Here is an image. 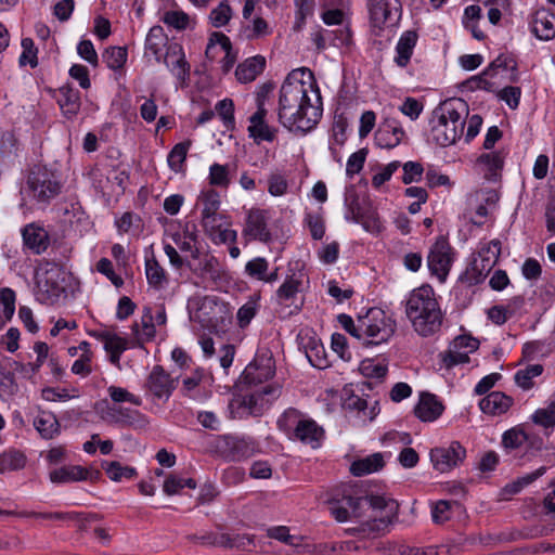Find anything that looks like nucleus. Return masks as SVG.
Returning <instances> with one entry per match:
<instances>
[{
    "label": "nucleus",
    "mask_w": 555,
    "mask_h": 555,
    "mask_svg": "<svg viewBox=\"0 0 555 555\" xmlns=\"http://www.w3.org/2000/svg\"><path fill=\"white\" fill-rule=\"evenodd\" d=\"M278 426L289 440L300 441L312 449L320 447L324 436L323 428L315 421L293 408L287 409L281 415Z\"/></svg>",
    "instance_id": "6"
},
{
    "label": "nucleus",
    "mask_w": 555,
    "mask_h": 555,
    "mask_svg": "<svg viewBox=\"0 0 555 555\" xmlns=\"http://www.w3.org/2000/svg\"><path fill=\"white\" fill-rule=\"evenodd\" d=\"M89 472L82 466H63L50 472V480L54 483H66L86 480Z\"/></svg>",
    "instance_id": "33"
},
{
    "label": "nucleus",
    "mask_w": 555,
    "mask_h": 555,
    "mask_svg": "<svg viewBox=\"0 0 555 555\" xmlns=\"http://www.w3.org/2000/svg\"><path fill=\"white\" fill-rule=\"evenodd\" d=\"M347 507L333 505L331 514L338 521H346L350 514L353 517L366 516L367 519L348 531L363 539H375L384 534L389 525L397 518L399 504L392 499L382 495H367L364 498H346Z\"/></svg>",
    "instance_id": "2"
},
{
    "label": "nucleus",
    "mask_w": 555,
    "mask_h": 555,
    "mask_svg": "<svg viewBox=\"0 0 555 555\" xmlns=\"http://www.w3.org/2000/svg\"><path fill=\"white\" fill-rule=\"evenodd\" d=\"M92 335L103 341L104 348L108 353H122V351L126 349V340L121 337H118L117 335L107 332H94Z\"/></svg>",
    "instance_id": "53"
},
{
    "label": "nucleus",
    "mask_w": 555,
    "mask_h": 555,
    "mask_svg": "<svg viewBox=\"0 0 555 555\" xmlns=\"http://www.w3.org/2000/svg\"><path fill=\"white\" fill-rule=\"evenodd\" d=\"M168 37L162 26H153L145 39V54L151 53L157 62H160L164 48L168 47Z\"/></svg>",
    "instance_id": "31"
},
{
    "label": "nucleus",
    "mask_w": 555,
    "mask_h": 555,
    "mask_svg": "<svg viewBox=\"0 0 555 555\" xmlns=\"http://www.w3.org/2000/svg\"><path fill=\"white\" fill-rule=\"evenodd\" d=\"M359 370L365 378L379 379L386 376L388 367L382 361L365 359L361 362Z\"/></svg>",
    "instance_id": "48"
},
{
    "label": "nucleus",
    "mask_w": 555,
    "mask_h": 555,
    "mask_svg": "<svg viewBox=\"0 0 555 555\" xmlns=\"http://www.w3.org/2000/svg\"><path fill=\"white\" fill-rule=\"evenodd\" d=\"M404 131L396 119H386L375 133L376 144L384 149H392L400 144Z\"/></svg>",
    "instance_id": "23"
},
{
    "label": "nucleus",
    "mask_w": 555,
    "mask_h": 555,
    "mask_svg": "<svg viewBox=\"0 0 555 555\" xmlns=\"http://www.w3.org/2000/svg\"><path fill=\"white\" fill-rule=\"evenodd\" d=\"M77 52L90 65L98 66L99 57L91 40L83 39L77 46Z\"/></svg>",
    "instance_id": "63"
},
{
    "label": "nucleus",
    "mask_w": 555,
    "mask_h": 555,
    "mask_svg": "<svg viewBox=\"0 0 555 555\" xmlns=\"http://www.w3.org/2000/svg\"><path fill=\"white\" fill-rule=\"evenodd\" d=\"M34 427L43 439H52L60 433V423L55 415L41 412L34 418Z\"/></svg>",
    "instance_id": "35"
},
{
    "label": "nucleus",
    "mask_w": 555,
    "mask_h": 555,
    "mask_svg": "<svg viewBox=\"0 0 555 555\" xmlns=\"http://www.w3.org/2000/svg\"><path fill=\"white\" fill-rule=\"evenodd\" d=\"M463 511L462 504L457 501L439 500L430 504L433 522L439 526L446 525L456 514H462Z\"/></svg>",
    "instance_id": "26"
},
{
    "label": "nucleus",
    "mask_w": 555,
    "mask_h": 555,
    "mask_svg": "<svg viewBox=\"0 0 555 555\" xmlns=\"http://www.w3.org/2000/svg\"><path fill=\"white\" fill-rule=\"evenodd\" d=\"M198 199L203 203L202 224L206 231H214L223 225L225 216L218 214L220 208V196L215 190L202 193Z\"/></svg>",
    "instance_id": "18"
},
{
    "label": "nucleus",
    "mask_w": 555,
    "mask_h": 555,
    "mask_svg": "<svg viewBox=\"0 0 555 555\" xmlns=\"http://www.w3.org/2000/svg\"><path fill=\"white\" fill-rule=\"evenodd\" d=\"M96 270L104 274L116 287H120L124 284L121 276L115 273L109 259L101 258L96 263Z\"/></svg>",
    "instance_id": "64"
},
{
    "label": "nucleus",
    "mask_w": 555,
    "mask_h": 555,
    "mask_svg": "<svg viewBox=\"0 0 555 555\" xmlns=\"http://www.w3.org/2000/svg\"><path fill=\"white\" fill-rule=\"evenodd\" d=\"M216 111L222 118L223 124L227 128H233L234 126V104L231 99H224L216 105Z\"/></svg>",
    "instance_id": "61"
},
{
    "label": "nucleus",
    "mask_w": 555,
    "mask_h": 555,
    "mask_svg": "<svg viewBox=\"0 0 555 555\" xmlns=\"http://www.w3.org/2000/svg\"><path fill=\"white\" fill-rule=\"evenodd\" d=\"M370 20L373 27L395 26L401 17L399 0H367Z\"/></svg>",
    "instance_id": "13"
},
{
    "label": "nucleus",
    "mask_w": 555,
    "mask_h": 555,
    "mask_svg": "<svg viewBox=\"0 0 555 555\" xmlns=\"http://www.w3.org/2000/svg\"><path fill=\"white\" fill-rule=\"evenodd\" d=\"M505 155L502 151L481 154L477 162L483 166L485 178L488 180H496L500 171L504 166Z\"/></svg>",
    "instance_id": "32"
},
{
    "label": "nucleus",
    "mask_w": 555,
    "mask_h": 555,
    "mask_svg": "<svg viewBox=\"0 0 555 555\" xmlns=\"http://www.w3.org/2000/svg\"><path fill=\"white\" fill-rule=\"evenodd\" d=\"M395 320L378 308H371L364 317H360V330H362V345H379L386 343L396 332Z\"/></svg>",
    "instance_id": "7"
},
{
    "label": "nucleus",
    "mask_w": 555,
    "mask_h": 555,
    "mask_svg": "<svg viewBox=\"0 0 555 555\" xmlns=\"http://www.w3.org/2000/svg\"><path fill=\"white\" fill-rule=\"evenodd\" d=\"M15 312V293L11 288L0 291V330L10 321Z\"/></svg>",
    "instance_id": "41"
},
{
    "label": "nucleus",
    "mask_w": 555,
    "mask_h": 555,
    "mask_svg": "<svg viewBox=\"0 0 555 555\" xmlns=\"http://www.w3.org/2000/svg\"><path fill=\"white\" fill-rule=\"evenodd\" d=\"M306 357L314 367L325 369L328 366L327 354L324 346L314 338H310L306 346Z\"/></svg>",
    "instance_id": "39"
},
{
    "label": "nucleus",
    "mask_w": 555,
    "mask_h": 555,
    "mask_svg": "<svg viewBox=\"0 0 555 555\" xmlns=\"http://www.w3.org/2000/svg\"><path fill=\"white\" fill-rule=\"evenodd\" d=\"M530 421L543 428L544 430H552L555 426V393L548 399L546 405L537 409L530 416Z\"/></svg>",
    "instance_id": "36"
},
{
    "label": "nucleus",
    "mask_w": 555,
    "mask_h": 555,
    "mask_svg": "<svg viewBox=\"0 0 555 555\" xmlns=\"http://www.w3.org/2000/svg\"><path fill=\"white\" fill-rule=\"evenodd\" d=\"M145 274L149 285L155 289H162L168 283L167 274L164 268L155 258L146 260Z\"/></svg>",
    "instance_id": "38"
},
{
    "label": "nucleus",
    "mask_w": 555,
    "mask_h": 555,
    "mask_svg": "<svg viewBox=\"0 0 555 555\" xmlns=\"http://www.w3.org/2000/svg\"><path fill=\"white\" fill-rule=\"evenodd\" d=\"M479 348V340L472 335L463 334L456 336L450 344L448 350L440 353L442 365L446 370L464 365L469 362V353Z\"/></svg>",
    "instance_id": "11"
},
{
    "label": "nucleus",
    "mask_w": 555,
    "mask_h": 555,
    "mask_svg": "<svg viewBox=\"0 0 555 555\" xmlns=\"http://www.w3.org/2000/svg\"><path fill=\"white\" fill-rule=\"evenodd\" d=\"M545 472H546V467L545 466H541L538 469H535L534 472H532V473H530V474L519 478L518 480L514 481L513 483L507 485L504 488V491L509 493V494H516L525 486L530 485L531 482H533L534 480H537L538 478L543 476L545 474Z\"/></svg>",
    "instance_id": "56"
},
{
    "label": "nucleus",
    "mask_w": 555,
    "mask_h": 555,
    "mask_svg": "<svg viewBox=\"0 0 555 555\" xmlns=\"http://www.w3.org/2000/svg\"><path fill=\"white\" fill-rule=\"evenodd\" d=\"M532 33L541 40H551L555 37V14L541 9L534 12L531 21Z\"/></svg>",
    "instance_id": "25"
},
{
    "label": "nucleus",
    "mask_w": 555,
    "mask_h": 555,
    "mask_svg": "<svg viewBox=\"0 0 555 555\" xmlns=\"http://www.w3.org/2000/svg\"><path fill=\"white\" fill-rule=\"evenodd\" d=\"M127 56L125 47H109L102 54L103 62L113 70L121 69L127 62Z\"/></svg>",
    "instance_id": "43"
},
{
    "label": "nucleus",
    "mask_w": 555,
    "mask_h": 555,
    "mask_svg": "<svg viewBox=\"0 0 555 555\" xmlns=\"http://www.w3.org/2000/svg\"><path fill=\"white\" fill-rule=\"evenodd\" d=\"M190 146L191 141L188 140L184 142L177 143L172 147L167 157L168 166L170 167L171 170H173L175 172L183 171L184 163Z\"/></svg>",
    "instance_id": "42"
},
{
    "label": "nucleus",
    "mask_w": 555,
    "mask_h": 555,
    "mask_svg": "<svg viewBox=\"0 0 555 555\" xmlns=\"http://www.w3.org/2000/svg\"><path fill=\"white\" fill-rule=\"evenodd\" d=\"M41 393L44 400L51 402H62L78 397V392L75 389H66L60 385L46 387L41 390Z\"/></svg>",
    "instance_id": "52"
},
{
    "label": "nucleus",
    "mask_w": 555,
    "mask_h": 555,
    "mask_svg": "<svg viewBox=\"0 0 555 555\" xmlns=\"http://www.w3.org/2000/svg\"><path fill=\"white\" fill-rule=\"evenodd\" d=\"M443 409V404L435 395L422 392L420 402L415 408V414L423 422H433L442 414Z\"/></svg>",
    "instance_id": "27"
},
{
    "label": "nucleus",
    "mask_w": 555,
    "mask_h": 555,
    "mask_svg": "<svg viewBox=\"0 0 555 555\" xmlns=\"http://www.w3.org/2000/svg\"><path fill=\"white\" fill-rule=\"evenodd\" d=\"M111 399L116 403L128 402L134 405H141V397L134 392H131L122 387L111 386L108 388Z\"/></svg>",
    "instance_id": "55"
},
{
    "label": "nucleus",
    "mask_w": 555,
    "mask_h": 555,
    "mask_svg": "<svg viewBox=\"0 0 555 555\" xmlns=\"http://www.w3.org/2000/svg\"><path fill=\"white\" fill-rule=\"evenodd\" d=\"M216 451L225 460L238 462L250 457L256 451V443L247 437L223 435L217 438Z\"/></svg>",
    "instance_id": "12"
},
{
    "label": "nucleus",
    "mask_w": 555,
    "mask_h": 555,
    "mask_svg": "<svg viewBox=\"0 0 555 555\" xmlns=\"http://www.w3.org/2000/svg\"><path fill=\"white\" fill-rule=\"evenodd\" d=\"M22 236L24 245L36 255L46 251L50 245L48 231L35 222L26 224L22 229Z\"/></svg>",
    "instance_id": "22"
},
{
    "label": "nucleus",
    "mask_w": 555,
    "mask_h": 555,
    "mask_svg": "<svg viewBox=\"0 0 555 555\" xmlns=\"http://www.w3.org/2000/svg\"><path fill=\"white\" fill-rule=\"evenodd\" d=\"M513 398L501 391H492L479 402L480 410L486 414L501 415L508 411Z\"/></svg>",
    "instance_id": "28"
},
{
    "label": "nucleus",
    "mask_w": 555,
    "mask_h": 555,
    "mask_svg": "<svg viewBox=\"0 0 555 555\" xmlns=\"http://www.w3.org/2000/svg\"><path fill=\"white\" fill-rule=\"evenodd\" d=\"M27 186L33 197L41 203H48L61 192V183L52 170L46 166H34L27 177Z\"/></svg>",
    "instance_id": "10"
},
{
    "label": "nucleus",
    "mask_w": 555,
    "mask_h": 555,
    "mask_svg": "<svg viewBox=\"0 0 555 555\" xmlns=\"http://www.w3.org/2000/svg\"><path fill=\"white\" fill-rule=\"evenodd\" d=\"M529 440V435L520 426L506 430L502 436V444L505 449L515 450Z\"/></svg>",
    "instance_id": "46"
},
{
    "label": "nucleus",
    "mask_w": 555,
    "mask_h": 555,
    "mask_svg": "<svg viewBox=\"0 0 555 555\" xmlns=\"http://www.w3.org/2000/svg\"><path fill=\"white\" fill-rule=\"evenodd\" d=\"M209 183L211 185L227 188L230 183L228 166L214 164L209 169Z\"/></svg>",
    "instance_id": "58"
},
{
    "label": "nucleus",
    "mask_w": 555,
    "mask_h": 555,
    "mask_svg": "<svg viewBox=\"0 0 555 555\" xmlns=\"http://www.w3.org/2000/svg\"><path fill=\"white\" fill-rule=\"evenodd\" d=\"M452 247L449 242L440 236L431 246L427 257L430 272L441 282L446 280L452 264Z\"/></svg>",
    "instance_id": "15"
},
{
    "label": "nucleus",
    "mask_w": 555,
    "mask_h": 555,
    "mask_svg": "<svg viewBox=\"0 0 555 555\" xmlns=\"http://www.w3.org/2000/svg\"><path fill=\"white\" fill-rule=\"evenodd\" d=\"M162 20L165 24L177 30L186 29L191 23L190 16L185 12L178 10L165 12Z\"/></svg>",
    "instance_id": "54"
},
{
    "label": "nucleus",
    "mask_w": 555,
    "mask_h": 555,
    "mask_svg": "<svg viewBox=\"0 0 555 555\" xmlns=\"http://www.w3.org/2000/svg\"><path fill=\"white\" fill-rule=\"evenodd\" d=\"M416 41L417 34L413 30H408L401 35L396 47L397 56L395 57V62L398 66L405 67L408 65Z\"/></svg>",
    "instance_id": "34"
},
{
    "label": "nucleus",
    "mask_w": 555,
    "mask_h": 555,
    "mask_svg": "<svg viewBox=\"0 0 555 555\" xmlns=\"http://www.w3.org/2000/svg\"><path fill=\"white\" fill-rule=\"evenodd\" d=\"M267 535L271 539H275L285 544L297 546L300 544V539L289 533V529L285 526H276L267 530Z\"/></svg>",
    "instance_id": "57"
},
{
    "label": "nucleus",
    "mask_w": 555,
    "mask_h": 555,
    "mask_svg": "<svg viewBox=\"0 0 555 555\" xmlns=\"http://www.w3.org/2000/svg\"><path fill=\"white\" fill-rule=\"evenodd\" d=\"M268 268L269 262L262 257H257L246 263L245 272L250 278L263 281Z\"/></svg>",
    "instance_id": "59"
},
{
    "label": "nucleus",
    "mask_w": 555,
    "mask_h": 555,
    "mask_svg": "<svg viewBox=\"0 0 555 555\" xmlns=\"http://www.w3.org/2000/svg\"><path fill=\"white\" fill-rule=\"evenodd\" d=\"M23 52L20 57V63L22 65L29 64L33 68L38 65L37 60V48L35 47L34 40L31 38H24L22 40Z\"/></svg>",
    "instance_id": "60"
},
{
    "label": "nucleus",
    "mask_w": 555,
    "mask_h": 555,
    "mask_svg": "<svg viewBox=\"0 0 555 555\" xmlns=\"http://www.w3.org/2000/svg\"><path fill=\"white\" fill-rule=\"evenodd\" d=\"M104 470L108 478L113 481H121L122 479H132L137 476V470L130 466H122L119 462L113 461L107 463Z\"/></svg>",
    "instance_id": "47"
},
{
    "label": "nucleus",
    "mask_w": 555,
    "mask_h": 555,
    "mask_svg": "<svg viewBox=\"0 0 555 555\" xmlns=\"http://www.w3.org/2000/svg\"><path fill=\"white\" fill-rule=\"evenodd\" d=\"M186 266L192 272L203 279H210L212 281L220 279L221 266L219 260L212 255L205 254L201 256L198 254V258L188 261Z\"/></svg>",
    "instance_id": "24"
},
{
    "label": "nucleus",
    "mask_w": 555,
    "mask_h": 555,
    "mask_svg": "<svg viewBox=\"0 0 555 555\" xmlns=\"http://www.w3.org/2000/svg\"><path fill=\"white\" fill-rule=\"evenodd\" d=\"M57 103L64 116L73 118L80 111V93L69 86L61 87L57 93Z\"/></svg>",
    "instance_id": "29"
},
{
    "label": "nucleus",
    "mask_w": 555,
    "mask_h": 555,
    "mask_svg": "<svg viewBox=\"0 0 555 555\" xmlns=\"http://www.w3.org/2000/svg\"><path fill=\"white\" fill-rule=\"evenodd\" d=\"M468 105L462 99H450L440 103L433 112L431 138L446 147L454 144L464 132Z\"/></svg>",
    "instance_id": "3"
},
{
    "label": "nucleus",
    "mask_w": 555,
    "mask_h": 555,
    "mask_svg": "<svg viewBox=\"0 0 555 555\" xmlns=\"http://www.w3.org/2000/svg\"><path fill=\"white\" fill-rule=\"evenodd\" d=\"M66 273L56 264L41 270L37 274V299L44 305H54L66 297Z\"/></svg>",
    "instance_id": "8"
},
{
    "label": "nucleus",
    "mask_w": 555,
    "mask_h": 555,
    "mask_svg": "<svg viewBox=\"0 0 555 555\" xmlns=\"http://www.w3.org/2000/svg\"><path fill=\"white\" fill-rule=\"evenodd\" d=\"M242 235L249 241L269 243L272 240V235L268 228L267 211L259 208L250 209L247 212Z\"/></svg>",
    "instance_id": "17"
},
{
    "label": "nucleus",
    "mask_w": 555,
    "mask_h": 555,
    "mask_svg": "<svg viewBox=\"0 0 555 555\" xmlns=\"http://www.w3.org/2000/svg\"><path fill=\"white\" fill-rule=\"evenodd\" d=\"M145 395L153 400H167L172 391V384H144Z\"/></svg>",
    "instance_id": "62"
},
{
    "label": "nucleus",
    "mask_w": 555,
    "mask_h": 555,
    "mask_svg": "<svg viewBox=\"0 0 555 555\" xmlns=\"http://www.w3.org/2000/svg\"><path fill=\"white\" fill-rule=\"evenodd\" d=\"M280 393V387L274 384H234L230 408L236 409L240 417L244 413L257 415Z\"/></svg>",
    "instance_id": "5"
},
{
    "label": "nucleus",
    "mask_w": 555,
    "mask_h": 555,
    "mask_svg": "<svg viewBox=\"0 0 555 555\" xmlns=\"http://www.w3.org/2000/svg\"><path fill=\"white\" fill-rule=\"evenodd\" d=\"M224 53L221 60V67L224 73H228L236 62V55L232 52V44L228 36L222 33H212L209 37L205 54L209 59H214L217 54V48Z\"/></svg>",
    "instance_id": "21"
},
{
    "label": "nucleus",
    "mask_w": 555,
    "mask_h": 555,
    "mask_svg": "<svg viewBox=\"0 0 555 555\" xmlns=\"http://www.w3.org/2000/svg\"><path fill=\"white\" fill-rule=\"evenodd\" d=\"M498 68L515 69L516 63L512 57L501 54L489 64V66L482 72L480 76L473 77L470 81L476 82L477 87L479 88H487L486 86L489 85V82L485 80L482 76H491L492 72Z\"/></svg>",
    "instance_id": "40"
},
{
    "label": "nucleus",
    "mask_w": 555,
    "mask_h": 555,
    "mask_svg": "<svg viewBox=\"0 0 555 555\" xmlns=\"http://www.w3.org/2000/svg\"><path fill=\"white\" fill-rule=\"evenodd\" d=\"M322 102L313 74L308 68L292 70L280 89L278 119L289 131L307 133L322 116Z\"/></svg>",
    "instance_id": "1"
},
{
    "label": "nucleus",
    "mask_w": 555,
    "mask_h": 555,
    "mask_svg": "<svg viewBox=\"0 0 555 555\" xmlns=\"http://www.w3.org/2000/svg\"><path fill=\"white\" fill-rule=\"evenodd\" d=\"M384 466L383 456L379 453L369 455L364 459L354 461L350 466V472L354 476H363L377 472Z\"/></svg>",
    "instance_id": "37"
},
{
    "label": "nucleus",
    "mask_w": 555,
    "mask_h": 555,
    "mask_svg": "<svg viewBox=\"0 0 555 555\" xmlns=\"http://www.w3.org/2000/svg\"><path fill=\"white\" fill-rule=\"evenodd\" d=\"M25 455L16 450H9L0 455V473L17 470L25 466Z\"/></svg>",
    "instance_id": "45"
},
{
    "label": "nucleus",
    "mask_w": 555,
    "mask_h": 555,
    "mask_svg": "<svg viewBox=\"0 0 555 555\" xmlns=\"http://www.w3.org/2000/svg\"><path fill=\"white\" fill-rule=\"evenodd\" d=\"M275 375V362L270 352L257 354L244 370V382H268Z\"/></svg>",
    "instance_id": "19"
},
{
    "label": "nucleus",
    "mask_w": 555,
    "mask_h": 555,
    "mask_svg": "<svg viewBox=\"0 0 555 555\" xmlns=\"http://www.w3.org/2000/svg\"><path fill=\"white\" fill-rule=\"evenodd\" d=\"M184 487L195 489L196 481L192 478H181L175 475H169L164 481L163 490L167 495H175Z\"/></svg>",
    "instance_id": "51"
},
{
    "label": "nucleus",
    "mask_w": 555,
    "mask_h": 555,
    "mask_svg": "<svg viewBox=\"0 0 555 555\" xmlns=\"http://www.w3.org/2000/svg\"><path fill=\"white\" fill-rule=\"evenodd\" d=\"M232 17V9L228 0H222L209 14V21L216 28L225 26Z\"/></svg>",
    "instance_id": "50"
},
{
    "label": "nucleus",
    "mask_w": 555,
    "mask_h": 555,
    "mask_svg": "<svg viewBox=\"0 0 555 555\" xmlns=\"http://www.w3.org/2000/svg\"><path fill=\"white\" fill-rule=\"evenodd\" d=\"M500 254L501 242L492 240L478 251V256L473 259L467 269L461 274L460 281L468 286L481 283L496 263Z\"/></svg>",
    "instance_id": "9"
},
{
    "label": "nucleus",
    "mask_w": 555,
    "mask_h": 555,
    "mask_svg": "<svg viewBox=\"0 0 555 555\" xmlns=\"http://www.w3.org/2000/svg\"><path fill=\"white\" fill-rule=\"evenodd\" d=\"M190 540L201 545L220 547L237 544L235 539L232 538L229 533H207L204 535H191Z\"/></svg>",
    "instance_id": "44"
},
{
    "label": "nucleus",
    "mask_w": 555,
    "mask_h": 555,
    "mask_svg": "<svg viewBox=\"0 0 555 555\" xmlns=\"http://www.w3.org/2000/svg\"><path fill=\"white\" fill-rule=\"evenodd\" d=\"M164 64L177 78L181 88L189 85L191 66L185 59L183 48L179 43H170L164 55Z\"/></svg>",
    "instance_id": "16"
},
{
    "label": "nucleus",
    "mask_w": 555,
    "mask_h": 555,
    "mask_svg": "<svg viewBox=\"0 0 555 555\" xmlns=\"http://www.w3.org/2000/svg\"><path fill=\"white\" fill-rule=\"evenodd\" d=\"M264 65L266 60L263 56L257 55L247 59L244 63L236 67L235 76L241 82H251L263 70Z\"/></svg>",
    "instance_id": "30"
},
{
    "label": "nucleus",
    "mask_w": 555,
    "mask_h": 555,
    "mask_svg": "<svg viewBox=\"0 0 555 555\" xmlns=\"http://www.w3.org/2000/svg\"><path fill=\"white\" fill-rule=\"evenodd\" d=\"M299 285L300 282L298 280L294 279V276H288L276 291L278 304L288 306V301L296 297Z\"/></svg>",
    "instance_id": "49"
},
{
    "label": "nucleus",
    "mask_w": 555,
    "mask_h": 555,
    "mask_svg": "<svg viewBox=\"0 0 555 555\" xmlns=\"http://www.w3.org/2000/svg\"><path fill=\"white\" fill-rule=\"evenodd\" d=\"M267 114L268 109L260 104L259 108L248 118L249 126L247 131L257 144L263 141L272 142L276 138L278 129L267 122Z\"/></svg>",
    "instance_id": "20"
},
{
    "label": "nucleus",
    "mask_w": 555,
    "mask_h": 555,
    "mask_svg": "<svg viewBox=\"0 0 555 555\" xmlns=\"http://www.w3.org/2000/svg\"><path fill=\"white\" fill-rule=\"evenodd\" d=\"M429 457L436 470L448 473L463 463L466 449L459 441H452L448 446L431 449Z\"/></svg>",
    "instance_id": "14"
},
{
    "label": "nucleus",
    "mask_w": 555,
    "mask_h": 555,
    "mask_svg": "<svg viewBox=\"0 0 555 555\" xmlns=\"http://www.w3.org/2000/svg\"><path fill=\"white\" fill-rule=\"evenodd\" d=\"M405 314L414 331L424 337L438 332L442 324V312L430 286H422L411 293Z\"/></svg>",
    "instance_id": "4"
}]
</instances>
